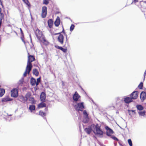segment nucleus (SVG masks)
I'll return each instance as SVG.
<instances>
[{
  "mask_svg": "<svg viewBox=\"0 0 146 146\" xmlns=\"http://www.w3.org/2000/svg\"><path fill=\"white\" fill-rule=\"evenodd\" d=\"M143 86V83L141 82L138 86L139 88L140 89H142Z\"/></svg>",
  "mask_w": 146,
  "mask_h": 146,
  "instance_id": "32",
  "label": "nucleus"
},
{
  "mask_svg": "<svg viewBox=\"0 0 146 146\" xmlns=\"http://www.w3.org/2000/svg\"><path fill=\"white\" fill-rule=\"evenodd\" d=\"M111 137L114 140H116L117 141H118V140L117 138H116V137H115L112 136Z\"/></svg>",
  "mask_w": 146,
  "mask_h": 146,
  "instance_id": "38",
  "label": "nucleus"
},
{
  "mask_svg": "<svg viewBox=\"0 0 146 146\" xmlns=\"http://www.w3.org/2000/svg\"><path fill=\"white\" fill-rule=\"evenodd\" d=\"M80 96L76 92L73 95V99L75 101H77L79 97Z\"/></svg>",
  "mask_w": 146,
  "mask_h": 146,
  "instance_id": "14",
  "label": "nucleus"
},
{
  "mask_svg": "<svg viewBox=\"0 0 146 146\" xmlns=\"http://www.w3.org/2000/svg\"><path fill=\"white\" fill-rule=\"evenodd\" d=\"M11 100V99L8 97H6L3 98L2 100V101L3 102L10 101Z\"/></svg>",
  "mask_w": 146,
  "mask_h": 146,
  "instance_id": "22",
  "label": "nucleus"
},
{
  "mask_svg": "<svg viewBox=\"0 0 146 146\" xmlns=\"http://www.w3.org/2000/svg\"><path fill=\"white\" fill-rule=\"evenodd\" d=\"M83 114L84 115V118L83 119V122L85 123H87L88 121L89 118L88 114L86 110L84 111Z\"/></svg>",
  "mask_w": 146,
  "mask_h": 146,
  "instance_id": "6",
  "label": "nucleus"
},
{
  "mask_svg": "<svg viewBox=\"0 0 146 146\" xmlns=\"http://www.w3.org/2000/svg\"><path fill=\"white\" fill-rule=\"evenodd\" d=\"M33 74L35 75L36 76H37L38 75V72L37 70L36 69H34L33 70Z\"/></svg>",
  "mask_w": 146,
  "mask_h": 146,
  "instance_id": "26",
  "label": "nucleus"
},
{
  "mask_svg": "<svg viewBox=\"0 0 146 146\" xmlns=\"http://www.w3.org/2000/svg\"><path fill=\"white\" fill-rule=\"evenodd\" d=\"M55 47L58 49L61 50L64 52H66L67 51V49L64 48H63L62 47L60 46H55Z\"/></svg>",
  "mask_w": 146,
  "mask_h": 146,
  "instance_id": "17",
  "label": "nucleus"
},
{
  "mask_svg": "<svg viewBox=\"0 0 146 146\" xmlns=\"http://www.w3.org/2000/svg\"><path fill=\"white\" fill-rule=\"evenodd\" d=\"M0 4H1V5H2V3L1 1V0H0Z\"/></svg>",
  "mask_w": 146,
  "mask_h": 146,
  "instance_id": "47",
  "label": "nucleus"
},
{
  "mask_svg": "<svg viewBox=\"0 0 146 146\" xmlns=\"http://www.w3.org/2000/svg\"><path fill=\"white\" fill-rule=\"evenodd\" d=\"M93 131L95 134L98 135H103V132L100 129V126L98 124L95 125Z\"/></svg>",
  "mask_w": 146,
  "mask_h": 146,
  "instance_id": "3",
  "label": "nucleus"
},
{
  "mask_svg": "<svg viewBox=\"0 0 146 146\" xmlns=\"http://www.w3.org/2000/svg\"><path fill=\"white\" fill-rule=\"evenodd\" d=\"M1 9L0 8V13H1Z\"/></svg>",
  "mask_w": 146,
  "mask_h": 146,
  "instance_id": "49",
  "label": "nucleus"
},
{
  "mask_svg": "<svg viewBox=\"0 0 146 146\" xmlns=\"http://www.w3.org/2000/svg\"><path fill=\"white\" fill-rule=\"evenodd\" d=\"M135 96V95H133V96Z\"/></svg>",
  "mask_w": 146,
  "mask_h": 146,
  "instance_id": "52",
  "label": "nucleus"
},
{
  "mask_svg": "<svg viewBox=\"0 0 146 146\" xmlns=\"http://www.w3.org/2000/svg\"><path fill=\"white\" fill-rule=\"evenodd\" d=\"M75 108L76 110L78 111H82L83 109L84 108L83 103L80 102L78 103L77 105H75Z\"/></svg>",
  "mask_w": 146,
  "mask_h": 146,
  "instance_id": "4",
  "label": "nucleus"
},
{
  "mask_svg": "<svg viewBox=\"0 0 146 146\" xmlns=\"http://www.w3.org/2000/svg\"><path fill=\"white\" fill-rule=\"evenodd\" d=\"M1 23H2V21L1 20H0V27L1 26Z\"/></svg>",
  "mask_w": 146,
  "mask_h": 146,
  "instance_id": "46",
  "label": "nucleus"
},
{
  "mask_svg": "<svg viewBox=\"0 0 146 146\" xmlns=\"http://www.w3.org/2000/svg\"><path fill=\"white\" fill-rule=\"evenodd\" d=\"M40 78L39 77L37 79V82H40Z\"/></svg>",
  "mask_w": 146,
  "mask_h": 146,
  "instance_id": "39",
  "label": "nucleus"
},
{
  "mask_svg": "<svg viewBox=\"0 0 146 146\" xmlns=\"http://www.w3.org/2000/svg\"><path fill=\"white\" fill-rule=\"evenodd\" d=\"M20 31H21V35H23V32L22 31V29L21 28H20Z\"/></svg>",
  "mask_w": 146,
  "mask_h": 146,
  "instance_id": "41",
  "label": "nucleus"
},
{
  "mask_svg": "<svg viewBox=\"0 0 146 146\" xmlns=\"http://www.w3.org/2000/svg\"><path fill=\"white\" fill-rule=\"evenodd\" d=\"M138 2V0H133V1L132 3L131 4H133V3H136Z\"/></svg>",
  "mask_w": 146,
  "mask_h": 146,
  "instance_id": "40",
  "label": "nucleus"
},
{
  "mask_svg": "<svg viewBox=\"0 0 146 146\" xmlns=\"http://www.w3.org/2000/svg\"><path fill=\"white\" fill-rule=\"evenodd\" d=\"M39 83V82H36L35 84H36V86H37L38 84Z\"/></svg>",
  "mask_w": 146,
  "mask_h": 146,
  "instance_id": "44",
  "label": "nucleus"
},
{
  "mask_svg": "<svg viewBox=\"0 0 146 146\" xmlns=\"http://www.w3.org/2000/svg\"><path fill=\"white\" fill-rule=\"evenodd\" d=\"M140 98L142 102L145 100L146 99V93L144 92H142L140 95Z\"/></svg>",
  "mask_w": 146,
  "mask_h": 146,
  "instance_id": "10",
  "label": "nucleus"
},
{
  "mask_svg": "<svg viewBox=\"0 0 146 146\" xmlns=\"http://www.w3.org/2000/svg\"><path fill=\"white\" fill-rule=\"evenodd\" d=\"M128 112L129 115L131 116L132 117L133 115L136 114L135 110H128Z\"/></svg>",
  "mask_w": 146,
  "mask_h": 146,
  "instance_id": "18",
  "label": "nucleus"
},
{
  "mask_svg": "<svg viewBox=\"0 0 146 146\" xmlns=\"http://www.w3.org/2000/svg\"><path fill=\"white\" fill-rule=\"evenodd\" d=\"M47 7L45 6L42 7L41 16L43 18H44L46 17L47 14Z\"/></svg>",
  "mask_w": 146,
  "mask_h": 146,
  "instance_id": "8",
  "label": "nucleus"
},
{
  "mask_svg": "<svg viewBox=\"0 0 146 146\" xmlns=\"http://www.w3.org/2000/svg\"><path fill=\"white\" fill-rule=\"evenodd\" d=\"M32 68L31 67H28V66H27L25 71L23 74V76H26L27 74H29L30 71L31 70Z\"/></svg>",
  "mask_w": 146,
  "mask_h": 146,
  "instance_id": "12",
  "label": "nucleus"
},
{
  "mask_svg": "<svg viewBox=\"0 0 146 146\" xmlns=\"http://www.w3.org/2000/svg\"><path fill=\"white\" fill-rule=\"evenodd\" d=\"M10 115V116H11V115Z\"/></svg>",
  "mask_w": 146,
  "mask_h": 146,
  "instance_id": "51",
  "label": "nucleus"
},
{
  "mask_svg": "<svg viewBox=\"0 0 146 146\" xmlns=\"http://www.w3.org/2000/svg\"><path fill=\"white\" fill-rule=\"evenodd\" d=\"M48 26L50 28H51L53 24V21L51 19H49L48 21Z\"/></svg>",
  "mask_w": 146,
  "mask_h": 146,
  "instance_id": "16",
  "label": "nucleus"
},
{
  "mask_svg": "<svg viewBox=\"0 0 146 146\" xmlns=\"http://www.w3.org/2000/svg\"><path fill=\"white\" fill-rule=\"evenodd\" d=\"M43 3L46 5H47L49 3L48 0H43Z\"/></svg>",
  "mask_w": 146,
  "mask_h": 146,
  "instance_id": "34",
  "label": "nucleus"
},
{
  "mask_svg": "<svg viewBox=\"0 0 146 146\" xmlns=\"http://www.w3.org/2000/svg\"><path fill=\"white\" fill-rule=\"evenodd\" d=\"M36 80L33 78H32L31 80V83L32 86H34L36 83Z\"/></svg>",
  "mask_w": 146,
  "mask_h": 146,
  "instance_id": "24",
  "label": "nucleus"
},
{
  "mask_svg": "<svg viewBox=\"0 0 146 146\" xmlns=\"http://www.w3.org/2000/svg\"><path fill=\"white\" fill-rule=\"evenodd\" d=\"M35 60L34 57L32 55H29L28 56V59L27 63V66L32 68V66L31 62L34 61Z\"/></svg>",
  "mask_w": 146,
  "mask_h": 146,
  "instance_id": "5",
  "label": "nucleus"
},
{
  "mask_svg": "<svg viewBox=\"0 0 146 146\" xmlns=\"http://www.w3.org/2000/svg\"><path fill=\"white\" fill-rule=\"evenodd\" d=\"M128 142L130 146H132V143L131 139H128Z\"/></svg>",
  "mask_w": 146,
  "mask_h": 146,
  "instance_id": "35",
  "label": "nucleus"
},
{
  "mask_svg": "<svg viewBox=\"0 0 146 146\" xmlns=\"http://www.w3.org/2000/svg\"><path fill=\"white\" fill-rule=\"evenodd\" d=\"M92 131V129L91 127H89L88 128H86L85 129V132L88 134H90L91 133Z\"/></svg>",
  "mask_w": 146,
  "mask_h": 146,
  "instance_id": "19",
  "label": "nucleus"
},
{
  "mask_svg": "<svg viewBox=\"0 0 146 146\" xmlns=\"http://www.w3.org/2000/svg\"><path fill=\"white\" fill-rule=\"evenodd\" d=\"M136 107L137 109L140 111L142 110L143 109V107L141 105H137Z\"/></svg>",
  "mask_w": 146,
  "mask_h": 146,
  "instance_id": "25",
  "label": "nucleus"
},
{
  "mask_svg": "<svg viewBox=\"0 0 146 146\" xmlns=\"http://www.w3.org/2000/svg\"><path fill=\"white\" fill-rule=\"evenodd\" d=\"M59 34H60V33H56L54 35H56Z\"/></svg>",
  "mask_w": 146,
  "mask_h": 146,
  "instance_id": "48",
  "label": "nucleus"
},
{
  "mask_svg": "<svg viewBox=\"0 0 146 146\" xmlns=\"http://www.w3.org/2000/svg\"><path fill=\"white\" fill-rule=\"evenodd\" d=\"M74 25L73 24H72L71 25V26L70 28V31H72L74 29Z\"/></svg>",
  "mask_w": 146,
  "mask_h": 146,
  "instance_id": "36",
  "label": "nucleus"
},
{
  "mask_svg": "<svg viewBox=\"0 0 146 146\" xmlns=\"http://www.w3.org/2000/svg\"><path fill=\"white\" fill-rule=\"evenodd\" d=\"M4 14L3 13H0V20L2 21V19H4Z\"/></svg>",
  "mask_w": 146,
  "mask_h": 146,
  "instance_id": "31",
  "label": "nucleus"
},
{
  "mask_svg": "<svg viewBox=\"0 0 146 146\" xmlns=\"http://www.w3.org/2000/svg\"><path fill=\"white\" fill-rule=\"evenodd\" d=\"M146 70H145V72H144V78L145 79V76H146Z\"/></svg>",
  "mask_w": 146,
  "mask_h": 146,
  "instance_id": "42",
  "label": "nucleus"
},
{
  "mask_svg": "<svg viewBox=\"0 0 146 146\" xmlns=\"http://www.w3.org/2000/svg\"><path fill=\"white\" fill-rule=\"evenodd\" d=\"M64 37L63 35L62 34H60L58 38V40L59 42L61 44H63L64 42Z\"/></svg>",
  "mask_w": 146,
  "mask_h": 146,
  "instance_id": "11",
  "label": "nucleus"
},
{
  "mask_svg": "<svg viewBox=\"0 0 146 146\" xmlns=\"http://www.w3.org/2000/svg\"><path fill=\"white\" fill-rule=\"evenodd\" d=\"M40 97L41 101L43 102H44L46 98L45 93L44 92H42L40 94Z\"/></svg>",
  "mask_w": 146,
  "mask_h": 146,
  "instance_id": "13",
  "label": "nucleus"
},
{
  "mask_svg": "<svg viewBox=\"0 0 146 146\" xmlns=\"http://www.w3.org/2000/svg\"><path fill=\"white\" fill-rule=\"evenodd\" d=\"M29 100L31 101V103L33 104H35L36 103V101L34 99V98L31 97L29 99Z\"/></svg>",
  "mask_w": 146,
  "mask_h": 146,
  "instance_id": "27",
  "label": "nucleus"
},
{
  "mask_svg": "<svg viewBox=\"0 0 146 146\" xmlns=\"http://www.w3.org/2000/svg\"><path fill=\"white\" fill-rule=\"evenodd\" d=\"M105 129L107 130V135L108 136H111V134L113 133V131L108 126L105 127Z\"/></svg>",
  "mask_w": 146,
  "mask_h": 146,
  "instance_id": "9",
  "label": "nucleus"
},
{
  "mask_svg": "<svg viewBox=\"0 0 146 146\" xmlns=\"http://www.w3.org/2000/svg\"><path fill=\"white\" fill-rule=\"evenodd\" d=\"M30 38H31V35H30Z\"/></svg>",
  "mask_w": 146,
  "mask_h": 146,
  "instance_id": "50",
  "label": "nucleus"
},
{
  "mask_svg": "<svg viewBox=\"0 0 146 146\" xmlns=\"http://www.w3.org/2000/svg\"><path fill=\"white\" fill-rule=\"evenodd\" d=\"M46 106V104L43 102H41L38 105V108H40L45 107Z\"/></svg>",
  "mask_w": 146,
  "mask_h": 146,
  "instance_id": "23",
  "label": "nucleus"
},
{
  "mask_svg": "<svg viewBox=\"0 0 146 146\" xmlns=\"http://www.w3.org/2000/svg\"><path fill=\"white\" fill-rule=\"evenodd\" d=\"M31 94L30 93L28 92L25 95V98L26 99H27V100L28 99H29L30 98H31Z\"/></svg>",
  "mask_w": 146,
  "mask_h": 146,
  "instance_id": "28",
  "label": "nucleus"
},
{
  "mask_svg": "<svg viewBox=\"0 0 146 146\" xmlns=\"http://www.w3.org/2000/svg\"><path fill=\"white\" fill-rule=\"evenodd\" d=\"M11 95L12 97L16 98L18 96V90L17 89L15 88L13 89L11 91Z\"/></svg>",
  "mask_w": 146,
  "mask_h": 146,
  "instance_id": "7",
  "label": "nucleus"
},
{
  "mask_svg": "<svg viewBox=\"0 0 146 146\" xmlns=\"http://www.w3.org/2000/svg\"><path fill=\"white\" fill-rule=\"evenodd\" d=\"M19 100L22 102H25L27 101V99H26L25 97L22 96H20L19 97Z\"/></svg>",
  "mask_w": 146,
  "mask_h": 146,
  "instance_id": "20",
  "label": "nucleus"
},
{
  "mask_svg": "<svg viewBox=\"0 0 146 146\" xmlns=\"http://www.w3.org/2000/svg\"><path fill=\"white\" fill-rule=\"evenodd\" d=\"M60 23V18L58 17L54 22V24L56 27H58Z\"/></svg>",
  "mask_w": 146,
  "mask_h": 146,
  "instance_id": "15",
  "label": "nucleus"
},
{
  "mask_svg": "<svg viewBox=\"0 0 146 146\" xmlns=\"http://www.w3.org/2000/svg\"><path fill=\"white\" fill-rule=\"evenodd\" d=\"M39 114L42 116H45L46 115L45 113L43 112L42 111H39Z\"/></svg>",
  "mask_w": 146,
  "mask_h": 146,
  "instance_id": "33",
  "label": "nucleus"
},
{
  "mask_svg": "<svg viewBox=\"0 0 146 146\" xmlns=\"http://www.w3.org/2000/svg\"><path fill=\"white\" fill-rule=\"evenodd\" d=\"M62 32L64 34V35L66 37V41H67V40H68V39H67V35L66 34L65 32L64 31V29H63V31H62Z\"/></svg>",
  "mask_w": 146,
  "mask_h": 146,
  "instance_id": "37",
  "label": "nucleus"
},
{
  "mask_svg": "<svg viewBox=\"0 0 146 146\" xmlns=\"http://www.w3.org/2000/svg\"><path fill=\"white\" fill-rule=\"evenodd\" d=\"M138 113L139 115L142 116H144L145 115V111H140L138 112Z\"/></svg>",
  "mask_w": 146,
  "mask_h": 146,
  "instance_id": "29",
  "label": "nucleus"
},
{
  "mask_svg": "<svg viewBox=\"0 0 146 146\" xmlns=\"http://www.w3.org/2000/svg\"><path fill=\"white\" fill-rule=\"evenodd\" d=\"M21 39H22V40L23 41V42H24L25 43V41L23 40V39L22 38V37H21Z\"/></svg>",
  "mask_w": 146,
  "mask_h": 146,
  "instance_id": "45",
  "label": "nucleus"
},
{
  "mask_svg": "<svg viewBox=\"0 0 146 146\" xmlns=\"http://www.w3.org/2000/svg\"><path fill=\"white\" fill-rule=\"evenodd\" d=\"M23 81V79L20 80L19 81V82H20V83H22Z\"/></svg>",
  "mask_w": 146,
  "mask_h": 146,
  "instance_id": "43",
  "label": "nucleus"
},
{
  "mask_svg": "<svg viewBox=\"0 0 146 146\" xmlns=\"http://www.w3.org/2000/svg\"><path fill=\"white\" fill-rule=\"evenodd\" d=\"M29 109L32 112L33 110H35V106L33 105H30L29 108Z\"/></svg>",
  "mask_w": 146,
  "mask_h": 146,
  "instance_id": "21",
  "label": "nucleus"
},
{
  "mask_svg": "<svg viewBox=\"0 0 146 146\" xmlns=\"http://www.w3.org/2000/svg\"><path fill=\"white\" fill-rule=\"evenodd\" d=\"M23 2L29 7L31 6L30 3L28 0H22Z\"/></svg>",
  "mask_w": 146,
  "mask_h": 146,
  "instance_id": "30",
  "label": "nucleus"
},
{
  "mask_svg": "<svg viewBox=\"0 0 146 146\" xmlns=\"http://www.w3.org/2000/svg\"><path fill=\"white\" fill-rule=\"evenodd\" d=\"M138 91H134L130 94V97H127L124 98V101L125 103L129 104L133 101L132 100L136 99L138 97Z\"/></svg>",
  "mask_w": 146,
  "mask_h": 146,
  "instance_id": "1",
  "label": "nucleus"
},
{
  "mask_svg": "<svg viewBox=\"0 0 146 146\" xmlns=\"http://www.w3.org/2000/svg\"><path fill=\"white\" fill-rule=\"evenodd\" d=\"M35 34L37 38L40 41L44 43L46 42L45 37L43 35L41 31L38 29H37L35 32Z\"/></svg>",
  "mask_w": 146,
  "mask_h": 146,
  "instance_id": "2",
  "label": "nucleus"
}]
</instances>
